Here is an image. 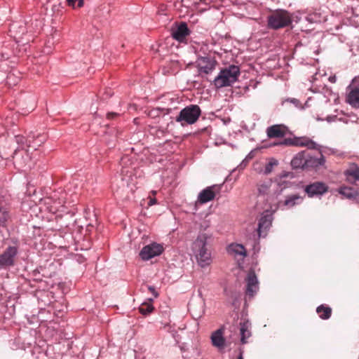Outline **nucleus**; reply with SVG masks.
I'll use <instances>...</instances> for the list:
<instances>
[{"label":"nucleus","mask_w":359,"mask_h":359,"mask_svg":"<svg viewBox=\"0 0 359 359\" xmlns=\"http://www.w3.org/2000/svg\"><path fill=\"white\" fill-rule=\"evenodd\" d=\"M211 238L212 234L201 233L192 244L196 262L201 268L210 266L212 262L211 252L208 248V241Z\"/></svg>","instance_id":"1"},{"label":"nucleus","mask_w":359,"mask_h":359,"mask_svg":"<svg viewBox=\"0 0 359 359\" xmlns=\"http://www.w3.org/2000/svg\"><path fill=\"white\" fill-rule=\"evenodd\" d=\"M240 74L238 66L230 65L220 71L214 80V85L217 88L230 86L238 80Z\"/></svg>","instance_id":"2"},{"label":"nucleus","mask_w":359,"mask_h":359,"mask_svg":"<svg viewBox=\"0 0 359 359\" xmlns=\"http://www.w3.org/2000/svg\"><path fill=\"white\" fill-rule=\"evenodd\" d=\"M201 115V109L196 104L189 105L182 109L175 121L180 123L182 126L195 123Z\"/></svg>","instance_id":"3"},{"label":"nucleus","mask_w":359,"mask_h":359,"mask_svg":"<svg viewBox=\"0 0 359 359\" xmlns=\"http://www.w3.org/2000/svg\"><path fill=\"white\" fill-rule=\"evenodd\" d=\"M291 24V15L285 10H276L268 17V26L273 29L286 27Z\"/></svg>","instance_id":"4"},{"label":"nucleus","mask_w":359,"mask_h":359,"mask_svg":"<svg viewBox=\"0 0 359 359\" xmlns=\"http://www.w3.org/2000/svg\"><path fill=\"white\" fill-rule=\"evenodd\" d=\"M217 62L215 56L211 54L202 55L199 54L196 60V67L200 72L205 74H210L215 69Z\"/></svg>","instance_id":"5"},{"label":"nucleus","mask_w":359,"mask_h":359,"mask_svg":"<svg viewBox=\"0 0 359 359\" xmlns=\"http://www.w3.org/2000/svg\"><path fill=\"white\" fill-rule=\"evenodd\" d=\"M346 101L352 107L359 109V76L354 78L348 86Z\"/></svg>","instance_id":"6"},{"label":"nucleus","mask_w":359,"mask_h":359,"mask_svg":"<svg viewBox=\"0 0 359 359\" xmlns=\"http://www.w3.org/2000/svg\"><path fill=\"white\" fill-rule=\"evenodd\" d=\"M278 144L306 147L311 149H319V146L315 142L307 137L287 138L280 143L275 144V145Z\"/></svg>","instance_id":"7"},{"label":"nucleus","mask_w":359,"mask_h":359,"mask_svg":"<svg viewBox=\"0 0 359 359\" xmlns=\"http://www.w3.org/2000/svg\"><path fill=\"white\" fill-rule=\"evenodd\" d=\"M221 191V185L214 184L203 189L198 194V202L201 204L206 203L215 199L216 194Z\"/></svg>","instance_id":"8"},{"label":"nucleus","mask_w":359,"mask_h":359,"mask_svg":"<svg viewBox=\"0 0 359 359\" xmlns=\"http://www.w3.org/2000/svg\"><path fill=\"white\" fill-rule=\"evenodd\" d=\"M163 251V247L156 243L144 246L140 252V256L143 260H149L161 255Z\"/></svg>","instance_id":"9"},{"label":"nucleus","mask_w":359,"mask_h":359,"mask_svg":"<svg viewBox=\"0 0 359 359\" xmlns=\"http://www.w3.org/2000/svg\"><path fill=\"white\" fill-rule=\"evenodd\" d=\"M18 254V248L10 246L0 255V268H7L14 265L15 257Z\"/></svg>","instance_id":"10"},{"label":"nucleus","mask_w":359,"mask_h":359,"mask_svg":"<svg viewBox=\"0 0 359 359\" xmlns=\"http://www.w3.org/2000/svg\"><path fill=\"white\" fill-rule=\"evenodd\" d=\"M191 34L186 22H180L176 27L172 29L171 35L174 39L179 42H186L187 37Z\"/></svg>","instance_id":"11"},{"label":"nucleus","mask_w":359,"mask_h":359,"mask_svg":"<svg viewBox=\"0 0 359 359\" xmlns=\"http://www.w3.org/2000/svg\"><path fill=\"white\" fill-rule=\"evenodd\" d=\"M247 282L246 294L253 297L258 290V280L253 270H250L245 278Z\"/></svg>","instance_id":"12"},{"label":"nucleus","mask_w":359,"mask_h":359,"mask_svg":"<svg viewBox=\"0 0 359 359\" xmlns=\"http://www.w3.org/2000/svg\"><path fill=\"white\" fill-rule=\"evenodd\" d=\"M327 186L320 182H315L306 187L305 191L309 196L322 195L327 191Z\"/></svg>","instance_id":"13"},{"label":"nucleus","mask_w":359,"mask_h":359,"mask_svg":"<svg viewBox=\"0 0 359 359\" xmlns=\"http://www.w3.org/2000/svg\"><path fill=\"white\" fill-rule=\"evenodd\" d=\"M287 132V128L283 125H273L266 129V134L269 138L283 137Z\"/></svg>","instance_id":"14"},{"label":"nucleus","mask_w":359,"mask_h":359,"mask_svg":"<svg viewBox=\"0 0 359 359\" xmlns=\"http://www.w3.org/2000/svg\"><path fill=\"white\" fill-rule=\"evenodd\" d=\"M319 157L313 156L309 152L306 151V169L316 168L320 165H322L325 163V158L323 155L320 152Z\"/></svg>","instance_id":"15"},{"label":"nucleus","mask_w":359,"mask_h":359,"mask_svg":"<svg viewBox=\"0 0 359 359\" xmlns=\"http://www.w3.org/2000/svg\"><path fill=\"white\" fill-rule=\"evenodd\" d=\"M346 180L349 183L353 184L359 181V166L355 163H351L344 171Z\"/></svg>","instance_id":"16"},{"label":"nucleus","mask_w":359,"mask_h":359,"mask_svg":"<svg viewBox=\"0 0 359 359\" xmlns=\"http://www.w3.org/2000/svg\"><path fill=\"white\" fill-rule=\"evenodd\" d=\"M272 223V217L270 215H263L259 220L258 233L259 236H264Z\"/></svg>","instance_id":"17"},{"label":"nucleus","mask_w":359,"mask_h":359,"mask_svg":"<svg viewBox=\"0 0 359 359\" xmlns=\"http://www.w3.org/2000/svg\"><path fill=\"white\" fill-rule=\"evenodd\" d=\"M306 151L298 153L291 161V165L294 169H306Z\"/></svg>","instance_id":"18"},{"label":"nucleus","mask_w":359,"mask_h":359,"mask_svg":"<svg viewBox=\"0 0 359 359\" xmlns=\"http://www.w3.org/2000/svg\"><path fill=\"white\" fill-rule=\"evenodd\" d=\"M212 345L219 348L224 346L225 339L223 337V330L219 329L214 332L211 336Z\"/></svg>","instance_id":"19"},{"label":"nucleus","mask_w":359,"mask_h":359,"mask_svg":"<svg viewBox=\"0 0 359 359\" xmlns=\"http://www.w3.org/2000/svg\"><path fill=\"white\" fill-rule=\"evenodd\" d=\"M240 334L241 336V341L242 344L247 343V339L251 335L250 323L248 320L240 323Z\"/></svg>","instance_id":"20"},{"label":"nucleus","mask_w":359,"mask_h":359,"mask_svg":"<svg viewBox=\"0 0 359 359\" xmlns=\"http://www.w3.org/2000/svg\"><path fill=\"white\" fill-rule=\"evenodd\" d=\"M316 312L323 320H327L332 315V309L325 304L320 305L316 309Z\"/></svg>","instance_id":"21"},{"label":"nucleus","mask_w":359,"mask_h":359,"mask_svg":"<svg viewBox=\"0 0 359 359\" xmlns=\"http://www.w3.org/2000/svg\"><path fill=\"white\" fill-rule=\"evenodd\" d=\"M339 193L348 199L355 198L358 194L355 189L348 187H341L339 190Z\"/></svg>","instance_id":"22"},{"label":"nucleus","mask_w":359,"mask_h":359,"mask_svg":"<svg viewBox=\"0 0 359 359\" xmlns=\"http://www.w3.org/2000/svg\"><path fill=\"white\" fill-rule=\"evenodd\" d=\"M273 183L271 180L260 184L258 186L259 193L262 195H270L272 191Z\"/></svg>","instance_id":"23"},{"label":"nucleus","mask_w":359,"mask_h":359,"mask_svg":"<svg viewBox=\"0 0 359 359\" xmlns=\"http://www.w3.org/2000/svg\"><path fill=\"white\" fill-rule=\"evenodd\" d=\"M152 301L151 299H149L148 302H144L140 305L139 310L142 314L147 315L152 312L154 310Z\"/></svg>","instance_id":"24"},{"label":"nucleus","mask_w":359,"mask_h":359,"mask_svg":"<svg viewBox=\"0 0 359 359\" xmlns=\"http://www.w3.org/2000/svg\"><path fill=\"white\" fill-rule=\"evenodd\" d=\"M301 199L300 196L297 194L291 195L287 197L284 201L283 205L288 208L293 207L298 203V201Z\"/></svg>","instance_id":"25"},{"label":"nucleus","mask_w":359,"mask_h":359,"mask_svg":"<svg viewBox=\"0 0 359 359\" xmlns=\"http://www.w3.org/2000/svg\"><path fill=\"white\" fill-rule=\"evenodd\" d=\"M278 161L274 158H271L269 159V162L266 164L264 170V173L265 175H269L273 170L274 168L278 166Z\"/></svg>","instance_id":"26"},{"label":"nucleus","mask_w":359,"mask_h":359,"mask_svg":"<svg viewBox=\"0 0 359 359\" xmlns=\"http://www.w3.org/2000/svg\"><path fill=\"white\" fill-rule=\"evenodd\" d=\"M233 250L236 254H238L240 255H243V256H245L246 255L245 250L244 247L242 245H236L233 247Z\"/></svg>","instance_id":"27"},{"label":"nucleus","mask_w":359,"mask_h":359,"mask_svg":"<svg viewBox=\"0 0 359 359\" xmlns=\"http://www.w3.org/2000/svg\"><path fill=\"white\" fill-rule=\"evenodd\" d=\"M208 50V47L207 45L203 44L201 46L199 50L197 52L198 55L201 54L202 55H207L209 53H206V51Z\"/></svg>","instance_id":"28"},{"label":"nucleus","mask_w":359,"mask_h":359,"mask_svg":"<svg viewBox=\"0 0 359 359\" xmlns=\"http://www.w3.org/2000/svg\"><path fill=\"white\" fill-rule=\"evenodd\" d=\"M210 226V222L208 219H204L201 224V229L206 230Z\"/></svg>","instance_id":"29"},{"label":"nucleus","mask_w":359,"mask_h":359,"mask_svg":"<svg viewBox=\"0 0 359 359\" xmlns=\"http://www.w3.org/2000/svg\"><path fill=\"white\" fill-rule=\"evenodd\" d=\"M149 201L148 202V205L149 206H151L157 203L156 199L154 197L149 196Z\"/></svg>","instance_id":"30"},{"label":"nucleus","mask_w":359,"mask_h":359,"mask_svg":"<svg viewBox=\"0 0 359 359\" xmlns=\"http://www.w3.org/2000/svg\"><path fill=\"white\" fill-rule=\"evenodd\" d=\"M118 116V114L115 112H109L107 114V117L108 119H113Z\"/></svg>","instance_id":"31"},{"label":"nucleus","mask_w":359,"mask_h":359,"mask_svg":"<svg viewBox=\"0 0 359 359\" xmlns=\"http://www.w3.org/2000/svg\"><path fill=\"white\" fill-rule=\"evenodd\" d=\"M76 1H77V0H67V5L74 8H76L75 4Z\"/></svg>","instance_id":"32"},{"label":"nucleus","mask_w":359,"mask_h":359,"mask_svg":"<svg viewBox=\"0 0 359 359\" xmlns=\"http://www.w3.org/2000/svg\"><path fill=\"white\" fill-rule=\"evenodd\" d=\"M287 101H290L292 104H294L296 107H298L300 104L298 100L295 98H292L290 100H287Z\"/></svg>","instance_id":"33"},{"label":"nucleus","mask_w":359,"mask_h":359,"mask_svg":"<svg viewBox=\"0 0 359 359\" xmlns=\"http://www.w3.org/2000/svg\"><path fill=\"white\" fill-rule=\"evenodd\" d=\"M16 141L18 144H23L25 138L22 136H16Z\"/></svg>","instance_id":"34"},{"label":"nucleus","mask_w":359,"mask_h":359,"mask_svg":"<svg viewBox=\"0 0 359 359\" xmlns=\"http://www.w3.org/2000/svg\"><path fill=\"white\" fill-rule=\"evenodd\" d=\"M149 290L154 295L155 297H158V293L156 292L154 287H151V286H149Z\"/></svg>","instance_id":"35"},{"label":"nucleus","mask_w":359,"mask_h":359,"mask_svg":"<svg viewBox=\"0 0 359 359\" xmlns=\"http://www.w3.org/2000/svg\"><path fill=\"white\" fill-rule=\"evenodd\" d=\"M77 6H76V8H81L83 6V4H84V0H77Z\"/></svg>","instance_id":"36"},{"label":"nucleus","mask_w":359,"mask_h":359,"mask_svg":"<svg viewBox=\"0 0 359 359\" xmlns=\"http://www.w3.org/2000/svg\"><path fill=\"white\" fill-rule=\"evenodd\" d=\"M330 79V81L331 82H334V81H335V77H330V79Z\"/></svg>","instance_id":"37"},{"label":"nucleus","mask_w":359,"mask_h":359,"mask_svg":"<svg viewBox=\"0 0 359 359\" xmlns=\"http://www.w3.org/2000/svg\"><path fill=\"white\" fill-rule=\"evenodd\" d=\"M238 359H243L242 354L241 353L240 355L238 357Z\"/></svg>","instance_id":"38"},{"label":"nucleus","mask_w":359,"mask_h":359,"mask_svg":"<svg viewBox=\"0 0 359 359\" xmlns=\"http://www.w3.org/2000/svg\"><path fill=\"white\" fill-rule=\"evenodd\" d=\"M151 194L154 196V195H156V191H151Z\"/></svg>","instance_id":"39"},{"label":"nucleus","mask_w":359,"mask_h":359,"mask_svg":"<svg viewBox=\"0 0 359 359\" xmlns=\"http://www.w3.org/2000/svg\"><path fill=\"white\" fill-rule=\"evenodd\" d=\"M16 155H17V150H15L14 152V156H16ZM13 158H15V156H13Z\"/></svg>","instance_id":"40"}]
</instances>
